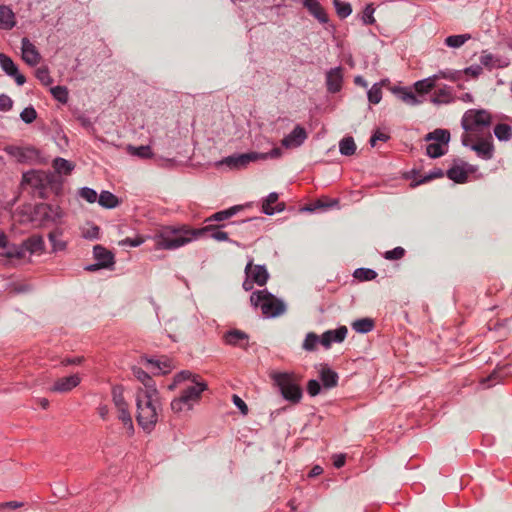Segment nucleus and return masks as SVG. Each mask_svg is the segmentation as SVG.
<instances>
[{"label": "nucleus", "mask_w": 512, "mask_h": 512, "mask_svg": "<svg viewBox=\"0 0 512 512\" xmlns=\"http://www.w3.org/2000/svg\"><path fill=\"white\" fill-rule=\"evenodd\" d=\"M226 226L227 224L225 223L208 224L198 229H190L184 226L179 229L164 231L156 239V246L164 250H175L195 239L202 237L206 233H210V237L216 241H227L240 247L241 244L239 242L231 240L228 236V233L221 230Z\"/></svg>", "instance_id": "nucleus-1"}, {"label": "nucleus", "mask_w": 512, "mask_h": 512, "mask_svg": "<svg viewBox=\"0 0 512 512\" xmlns=\"http://www.w3.org/2000/svg\"><path fill=\"white\" fill-rule=\"evenodd\" d=\"M61 185L54 174L41 170H30L22 175L21 186L23 190L35 198L47 199L50 193L57 194Z\"/></svg>", "instance_id": "nucleus-2"}, {"label": "nucleus", "mask_w": 512, "mask_h": 512, "mask_svg": "<svg viewBox=\"0 0 512 512\" xmlns=\"http://www.w3.org/2000/svg\"><path fill=\"white\" fill-rule=\"evenodd\" d=\"M282 156V150L279 147H274L269 152H248L242 154H233L223 158L221 161L217 162V165H225L229 169H243L247 167V165L251 162H255L258 160H267V159H276Z\"/></svg>", "instance_id": "nucleus-3"}, {"label": "nucleus", "mask_w": 512, "mask_h": 512, "mask_svg": "<svg viewBox=\"0 0 512 512\" xmlns=\"http://www.w3.org/2000/svg\"><path fill=\"white\" fill-rule=\"evenodd\" d=\"M270 378L285 400L291 403H298L301 400L303 392L293 373L273 371Z\"/></svg>", "instance_id": "nucleus-4"}, {"label": "nucleus", "mask_w": 512, "mask_h": 512, "mask_svg": "<svg viewBox=\"0 0 512 512\" xmlns=\"http://www.w3.org/2000/svg\"><path fill=\"white\" fill-rule=\"evenodd\" d=\"M250 302L254 307L260 306L262 313L267 318L278 317L286 310L285 303L267 289L254 291L250 296Z\"/></svg>", "instance_id": "nucleus-5"}, {"label": "nucleus", "mask_w": 512, "mask_h": 512, "mask_svg": "<svg viewBox=\"0 0 512 512\" xmlns=\"http://www.w3.org/2000/svg\"><path fill=\"white\" fill-rule=\"evenodd\" d=\"M138 425L146 432H151L158 421L159 399L136 398Z\"/></svg>", "instance_id": "nucleus-6"}, {"label": "nucleus", "mask_w": 512, "mask_h": 512, "mask_svg": "<svg viewBox=\"0 0 512 512\" xmlns=\"http://www.w3.org/2000/svg\"><path fill=\"white\" fill-rule=\"evenodd\" d=\"M491 124V115L485 109H469L462 119L461 127L464 131H474L480 127H488Z\"/></svg>", "instance_id": "nucleus-7"}, {"label": "nucleus", "mask_w": 512, "mask_h": 512, "mask_svg": "<svg viewBox=\"0 0 512 512\" xmlns=\"http://www.w3.org/2000/svg\"><path fill=\"white\" fill-rule=\"evenodd\" d=\"M0 67L7 76L15 80L18 86H22L26 83V78L19 72L17 64L5 53H0Z\"/></svg>", "instance_id": "nucleus-8"}, {"label": "nucleus", "mask_w": 512, "mask_h": 512, "mask_svg": "<svg viewBox=\"0 0 512 512\" xmlns=\"http://www.w3.org/2000/svg\"><path fill=\"white\" fill-rule=\"evenodd\" d=\"M245 275L251 278L258 286H264L268 279L269 273L265 265H254L253 259H250L245 267Z\"/></svg>", "instance_id": "nucleus-9"}, {"label": "nucleus", "mask_w": 512, "mask_h": 512, "mask_svg": "<svg viewBox=\"0 0 512 512\" xmlns=\"http://www.w3.org/2000/svg\"><path fill=\"white\" fill-rule=\"evenodd\" d=\"M21 53L23 61L31 67L39 64L42 58L36 46L26 37L21 40Z\"/></svg>", "instance_id": "nucleus-10"}, {"label": "nucleus", "mask_w": 512, "mask_h": 512, "mask_svg": "<svg viewBox=\"0 0 512 512\" xmlns=\"http://www.w3.org/2000/svg\"><path fill=\"white\" fill-rule=\"evenodd\" d=\"M142 361H144L152 373L154 374H167L173 369V364L171 359L167 356H161L160 358L154 357H143Z\"/></svg>", "instance_id": "nucleus-11"}, {"label": "nucleus", "mask_w": 512, "mask_h": 512, "mask_svg": "<svg viewBox=\"0 0 512 512\" xmlns=\"http://www.w3.org/2000/svg\"><path fill=\"white\" fill-rule=\"evenodd\" d=\"M307 137L305 128L298 124L282 139L281 143L287 149L298 148L305 142Z\"/></svg>", "instance_id": "nucleus-12"}, {"label": "nucleus", "mask_w": 512, "mask_h": 512, "mask_svg": "<svg viewBox=\"0 0 512 512\" xmlns=\"http://www.w3.org/2000/svg\"><path fill=\"white\" fill-rule=\"evenodd\" d=\"M36 215L44 221L56 222L63 216V211L58 205L41 203L35 206Z\"/></svg>", "instance_id": "nucleus-13"}, {"label": "nucleus", "mask_w": 512, "mask_h": 512, "mask_svg": "<svg viewBox=\"0 0 512 512\" xmlns=\"http://www.w3.org/2000/svg\"><path fill=\"white\" fill-rule=\"evenodd\" d=\"M223 340L227 345L247 349L249 335L239 329H230L224 333Z\"/></svg>", "instance_id": "nucleus-14"}, {"label": "nucleus", "mask_w": 512, "mask_h": 512, "mask_svg": "<svg viewBox=\"0 0 512 512\" xmlns=\"http://www.w3.org/2000/svg\"><path fill=\"white\" fill-rule=\"evenodd\" d=\"M347 328L340 326L334 330H327L321 335L320 343L326 348H330L333 343H341L347 335Z\"/></svg>", "instance_id": "nucleus-15"}, {"label": "nucleus", "mask_w": 512, "mask_h": 512, "mask_svg": "<svg viewBox=\"0 0 512 512\" xmlns=\"http://www.w3.org/2000/svg\"><path fill=\"white\" fill-rule=\"evenodd\" d=\"M81 382L78 374L69 375L57 379L50 388L52 392L66 393L77 387Z\"/></svg>", "instance_id": "nucleus-16"}, {"label": "nucleus", "mask_w": 512, "mask_h": 512, "mask_svg": "<svg viewBox=\"0 0 512 512\" xmlns=\"http://www.w3.org/2000/svg\"><path fill=\"white\" fill-rule=\"evenodd\" d=\"M207 389V384L203 381H196L192 385L187 386L181 392V396L193 407L202 394Z\"/></svg>", "instance_id": "nucleus-17"}, {"label": "nucleus", "mask_w": 512, "mask_h": 512, "mask_svg": "<svg viewBox=\"0 0 512 512\" xmlns=\"http://www.w3.org/2000/svg\"><path fill=\"white\" fill-rule=\"evenodd\" d=\"M343 74L341 67L331 68L326 72V87L328 92L335 94L342 89Z\"/></svg>", "instance_id": "nucleus-18"}, {"label": "nucleus", "mask_w": 512, "mask_h": 512, "mask_svg": "<svg viewBox=\"0 0 512 512\" xmlns=\"http://www.w3.org/2000/svg\"><path fill=\"white\" fill-rule=\"evenodd\" d=\"M279 198L278 193L271 192L268 196L263 200L262 203V212L266 215L272 216L276 213H280L285 210L284 202H277Z\"/></svg>", "instance_id": "nucleus-19"}, {"label": "nucleus", "mask_w": 512, "mask_h": 512, "mask_svg": "<svg viewBox=\"0 0 512 512\" xmlns=\"http://www.w3.org/2000/svg\"><path fill=\"white\" fill-rule=\"evenodd\" d=\"M470 148L483 160H491L494 156V145L491 137L481 139L477 143L472 144Z\"/></svg>", "instance_id": "nucleus-20"}, {"label": "nucleus", "mask_w": 512, "mask_h": 512, "mask_svg": "<svg viewBox=\"0 0 512 512\" xmlns=\"http://www.w3.org/2000/svg\"><path fill=\"white\" fill-rule=\"evenodd\" d=\"M93 256L97 262H100V265L105 269H113L115 264L114 254L103 247L102 245H95L93 248Z\"/></svg>", "instance_id": "nucleus-21"}, {"label": "nucleus", "mask_w": 512, "mask_h": 512, "mask_svg": "<svg viewBox=\"0 0 512 512\" xmlns=\"http://www.w3.org/2000/svg\"><path fill=\"white\" fill-rule=\"evenodd\" d=\"M303 6L318 22L321 24L328 23V15L318 0H303Z\"/></svg>", "instance_id": "nucleus-22"}, {"label": "nucleus", "mask_w": 512, "mask_h": 512, "mask_svg": "<svg viewBox=\"0 0 512 512\" xmlns=\"http://www.w3.org/2000/svg\"><path fill=\"white\" fill-rule=\"evenodd\" d=\"M431 103L435 105L450 104L455 101L453 89L450 86H443L436 90L430 98Z\"/></svg>", "instance_id": "nucleus-23"}, {"label": "nucleus", "mask_w": 512, "mask_h": 512, "mask_svg": "<svg viewBox=\"0 0 512 512\" xmlns=\"http://www.w3.org/2000/svg\"><path fill=\"white\" fill-rule=\"evenodd\" d=\"M242 209H243L242 205H234L232 207H229L228 209H224V210L215 212L214 214H212L211 216L206 218L204 222L205 223L218 222V224H222V222L235 216Z\"/></svg>", "instance_id": "nucleus-24"}, {"label": "nucleus", "mask_w": 512, "mask_h": 512, "mask_svg": "<svg viewBox=\"0 0 512 512\" xmlns=\"http://www.w3.org/2000/svg\"><path fill=\"white\" fill-rule=\"evenodd\" d=\"M319 377L323 384V387L326 389L334 388L338 384L339 376L337 372L332 370L327 364L321 367Z\"/></svg>", "instance_id": "nucleus-25"}, {"label": "nucleus", "mask_w": 512, "mask_h": 512, "mask_svg": "<svg viewBox=\"0 0 512 512\" xmlns=\"http://www.w3.org/2000/svg\"><path fill=\"white\" fill-rule=\"evenodd\" d=\"M148 381L143 382L144 388H139L136 393V398L142 399H159V392L156 388L155 381L151 376L147 379Z\"/></svg>", "instance_id": "nucleus-26"}, {"label": "nucleus", "mask_w": 512, "mask_h": 512, "mask_svg": "<svg viewBox=\"0 0 512 512\" xmlns=\"http://www.w3.org/2000/svg\"><path fill=\"white\" fill-rule=\"evenodd\" d=\"M393 93L404 103L410 106H417L422 103V100L409 88L395 87Z\"/></svg>", "instance_id": "nucleus-27"}, {"label": "nucleus", "mask_w": 512, "mask_h": 512, "mask_svg": "<svg viewBox=\"0 0 512 512\" xmlns=\"http://www.w3.org/2000/svg\"><path fill=\"white\" fill-rule=\"evenodd\" d=\"M23 248L25 255L40 253L44 250V240L39 235H32L23 242Z\"/></svg>", "instance_id": "nucleus-28"}, {"label": "nucleus", "mask_w": 512, "mask_h": 512, "mask_svg": "<svg viewBox=\"0 0 512 512\" xmlns=\"http://www.w3.org/2000/svg\"><path fill=\"white\" fill-rule=\"evenodd\" d=\"M15 24V14L12 9L6 5H0V29L11 30Z\"/></svg>", "instance_id": "nucleus-29"}, {"label": "nucleus", "mask_w": 512, "mask_h": 512, "mask_svg": "<svg viewBox=\"0 0 512 512\" xmlns=\"http://www.w3.org/2000/svg\"><path fill=\"white\" fill-rule=\"evenodd\" d=\"M0 248L4 249L2 255L7 258L22 259L25 257L23 243L8 245L5 236H4V246H0Z\"/></svg>", "instance_id": "nucleus-30"}, {"label": "nucleus", "mask_w": 512, "mask_h": 512, "mask_svg": "<svg viewBox=\"0 0 512 512\" xmlns=\"http://www.w3.org/2000/svg\"><path fill=\"white\" fill-rule=\"evenodd\" d=\"M424 140L427 142L435 141V143H440L448 146L450 141V132L447 129L437 128L432 132L426 134Z\"/></svg>", "instance_id": "nucleus-31"}, {"label": "nucleus", "mask_w": 512, "mask_h": 512, "mask_svg": "<svg viewBox=\"0 0 512 512\" xmlns=\"http://www.w3.org/2000/svg\"><path fill=\"white\" fill-rule=\"evenodd\" d=\"M436 81V77L433 74L425 79L416 81L414 83V89L420 95L427 94L435 87Z\"/></svg>", "instance_id": "nucleus-32"}, {"label": "nucleus", "mask_w": 512, "mask_h": 512, "mask_svg": "<svg viewBox=\"0 0 512 512\" xmlns=\"http://www.w3.org/2000/svg\"><path fill=\"white\" fill-rule=\"evenodd\" d=\"M447 177L455 183L462 184L468 180V173L461 166H452L446 172Z\"/></svg>", "instance_id": "nucleus-33"}, {"label": "nucleus", "mask_w": 512, "mask_h": 512, "mask_svg": "<svg viewBox=\"0 0 512 512\" xmlns=\"http://www.w3.org/2000/svg\"><path fill=\"white\" fill-rule=\"evenodd\" d=\"M97 200L100 206L107 209H113L119 205L118 198L113 193L107 190L101 191Z\"/></svg>", "instance_id": "nucleus-34"}, {"label": "nucleus", "mask_w": 512, "mask_h": 512, "mask_svg": "<svg viewBox=\"0 0 512 512\" xmlns=\"http://www.w3.org/2000/svg\"><path fill=\"white\" fill-rule=\"evenodd\" d=\"M471 38L472 36L469 33L450 35L445 38L444 44L449 48L457 49L463 46Z\"/></svg>", "instance_id": "nucleus-35"}, {"label": "nucleus", "mask_w": 512, "mask_h": 512, "mask_svg": "<svg viewBox=\"0 0 512 512\" xmlns=\"http://www.w3.org/2000/svg\"><path fill=\"white\" fill-rule=\"evenodd\" d=\"M53 168L59 174L68 175L73 171L74 164L71 161L66 160L62 157H56L53 160Z\"/></svg>", "instance_id": "nucleus-36"}, {"label": "nucleus", "mask_w": 512, "mask_h": 512, "mask_svg": "<svg viewBox=\"0 0 512 512\" xmlns=\"http://www.w3.org/2000/svg\"><path fill=\"white\" fill-rule=\"evenodd\" d=\"M374 328V320L371 318H360L352 323V329L358 333L366 334Z\"/></svg>", "instance_id": "nucleus-37"}, {"label": "nucleus", "mask_w": 512, "mask_h": 512, "mask_svg": "<svg viewBox=\"0 0 512 512\" xmlns=\"http://www.w3.org/2000/svg\"><path fill=\"white\" fill-rule=\"evenodd\" d=\"M339 151L344 156H352L356 152V144L351 136L344 137L339 142Z\"/></svg>", "instance_id": "nucleus-38"}, {"label": "nucleus", "mask_w": 512, "mask_h": 512, "mask_svg": "<svg viewBox=\"0 0 512 512\" xmlns=\"http://www.w3.org/2000/svg\"><path fill=\"white\" fill-rule=\"evenodd\" d=\"M494 135L499 141H509L512 138V128L505 123L496 124Z\"/></svg>", "instance_id": "nucleus-39"}, {"label": "nucleus", "mask_w": 512, "mask_h": 512, "mask_svg": "<svg viewBox=\"0 0 512 512\" xmlns=\"http://www.w3.org/2000/svg\"><path fill=\"white\" fill-rule=\"evenodd\" d=\"M444 176V171L440 168H434L433 170L429 171L426 175H424L423 177H420V178H415L412 179L413 182L411 184L412 187H416V186H419L421 184H424L430 180H433V179H436V178H441Z\"/></svg>", "instance_id": "nucleus-40"}, {"label": "nucleus", "mask_w": 512, "mask_h": 512, "mask_svg": "<svg viewBox=\"0 0 512 512\" xmlns=\"http://www.w3.org/2000/svg\"><path fill=\"white\" fill-rule=\"evenodd\" d=\"M447 153V145L440 143H430L426 146V154L432 158H439Z\"/></svg>", "instance_id": "nucleus-41"}, {"label": "nucleus", "mask_w": 512, "mask_h": 512, "mask_svg": "<svg viewBox=\"0 0 512 512\" xmlns=\"http://www.w3.org/2000/svg\"><path fill=\"white\" fill-rule=\"evenodd\" d=\"M31 151L30 149H25V148H22V147H19V146H15V145H9L7 147H5V152L16 158L19 162H24L26 159H27V153Z\"/></svg>", "instance_id": "nucleus-42"}, {"label": "nucleus", "mask_w": 512, "mask_h": 512, "mask_svg": "<svg viewBox=\"0 0 512 512\" xmlns=\"http://www.w3.org/2000/svg\"><path fill=\"white\" fill-rule=\"evenodd\" d=\"M123 387L116 385L112 388V399L117 409L127 408V403L123 396Z\"/></svg>", "instance_id": "nucleus-43"}, {"label": "nucleus", "mask_w": 512, "mask_h": 512, "mask_svg": "<svg viewBox=\"0 0 512 512\" xmlns=\"http://www.w3.org/2000/svg\"><path fill=\"white\" fill-rule=\"evenodd\" d=\"M333 5L335 7L337 15L341 19L347 18L352 13V6L348 2L341 0H333Z\"/></svg>", "instance_id": "nucleus-44"}, {"label": "nucleus", "mask_w": 512, "mask_h": 512, "mask_svg": "<svg viewBox=\"0 0 512 512\" xmlns=\"http://www.w3.org/2000/svg\"><path fill=\"white\" fill-rule=\"evenodd\" d=\"M50 93L58 102L66 104L69 98V92L66 86L57 85L50 89Z\"/></svg>", "instance_id": "nucleus-45"}, {"label": "nucleus", "mask_w": 512, "mask_h": 512, "mask_svg": "<svg viewBox=\"0 0 512 512\" xmlns=\"http://www.w3.org/2000/svg\"><path fill=\"white\" fill-rule=\"evenodd\" d=\"M321 336H318L317 334L313 332H309L306 334L305 339L302 344V348L305 351H314L316 349V346L318 343H320Z\"/></svg>", "instance_id": "nucleus-46"}, {"label": "nucleus", "mask_w": 512, "mask_h": 512, "mask_svg": "<svg viewBox=\"0 0 512 512\" xmlns=\"http://www.w3.org/2000/svg\"><path fill=\"white\" fill-rule=\"evenodd\" d=\"M60 235L61 232L59 231H52L48 234V239L52 245L53 252L63 251L66 248V242L59 239Z\"/></svg>", "instance_id": "nucleus-47"}, {"label": "nucleus", "mask_w": 512, "mask_h": 512, "mask_svg": "<svg viewBox=\"0 0 512 512\" xmlns=\"http://www.w3.org/2000/svg\"><path fill=\"white\" fill-rule=\"evenodd\" d=\"M434 76L436 77V80L443 78L451 81H458L461 79L462 71L451 69L439 70L434 74Z\"/></svg>", "instance_id": "nucleus-48"}, {"label": "nucleus", "mask_w": 512, "mask_h": 512, "mask_svg": "<svg viewBox=\"0 0 512 512\" xmlns=\"http://www.w3.org/2000/svg\"><path fill=\"white\" fill-rule=\"evenodd\" d=\"M129 151L131 155L137 156L141 159H148L153 155L151 147L148 145H141L138 147L129 146Z\"/></svg>", "instance_id": "nucleus-49"}, {"label": "nucleus", "mask_w": 512, "mask_h": 512, "mask_svg": "<svg viewBox=\"0 0 512 512\" xmlns=\"http://www.w3.org/2000/svg\"><path fill=\"white\" fill-rule=\"evenodd\" d=\"M36 78L45 86L53 83V78L50 76V71L47 66H41L35 71Z\"/></svg>", "instance_id": "nucleus-50"}, {"label": "nucleus", "mask_w": 512, "mask_h": 512, "mask_svg": "<svg viewBox=\"0 0 512 512\" xmlns=\"http://www.w3.org/2000/svg\"><path fill=\"white\" fill-rule=\"evenodd\" d=\"M353 275L361 281H370L377 277V272L370 268H357Z\"/></svg>", "instance_id": "nucleus-51"}, {"label": "nucleus", "mask_w": 512, "mask_h": 512, "mask_svg": "<svg viewBox=\"0 0 512 512\" xmlns=\"http://www.w3.org/2000/svg\"><path fill=\"white\" fill-rule=\"evenodd\" d=\"M368 101L371 104H378L382 99V90L380 83H375L367 91Z\"/></svg>", "instance_id": "nucleus-52"}, {"label": "nucleus", "mask_w": 512, "mask_h": 512, "mask_svg": "<svg viewBox=\"0 0 512 512\" xmlns=\"http://www.w3.org/2000/svg\"><path fill=\"white\" fill-rule=\"evenodd\" d=\"M171 409L174 413H180L184 410H191L190 404L180 395L171 402Z\"/></svg>", "instance_id": "nucleus-53"}, {"label": "nucleus", "mask_w": 512, "mask_h": 512, "mask_svg": "<svg viewBox=\"0 0 512 512\" xmlns=\"http://www.w3.org/2000/svg\"><path fill=\"white\" fill-rule=\"evenodd\" d=\"M20 118L24 123L31 124L37 118V111L32 105H29L21 111Z\"/></svg>", "instance_id": "nucleus-54"}, {"label": "nucleus", "mask_w": 512, "mask_h": 512, "mask_svg": "<svg viewBox=\"0 0 512 512\" xmlns=\"http://www.w3.org/2000/svg\"><path fill=\"white\" fill-rule=\"evenodd\" d=\"M79 196L83 199H85L88 203H94L98 199V194L96 190L90 188V187H82L79 190Z\"/></svg>", "instance_id": "nucleus-55"}, {"label": "nucleus", "mask_w": 512, "mask_h": 512, "mask_svg": "<svg viewBox=\"0 0 512 512\" xmlns=\"http://www.w3.org/2000/svg\"><path fill=\"white\" fill-rule=\"evenodd\" d=\"M374 12H375V9L373 7V4H367L362 12V22L365 24V25H371L375 22V18H374Z\"/></svg>", "instance_id": "nucleus-56"}, {"label": "nucleus", "mask_w": 512, "mask_h": 512, "mask_svg": "<svg viewBox=\"0 0 512 512\" xmlns=\"http://www.w3.org/2000/svg\"><path fill=\"white\" fill-rule=\"evenodd\" d=\"M480 63L482 66H485V67H488V68H495V67H500L501 65L496 63L498 61V59H495V57L490 54V53H483L481 56H480Z\"/></svg>", "instance_id": "nucleus-57"}, {"label": "nucleus", "mask_w": 512, "mask_h": 512, "mask_svg": "<svg viewBox=\"0 0 512 512\" xmlns=\"http://www.w3.org/2000/svg\"><path fill=\"white\" fill-rule=\"evenodd\" d=\"M118 412H119V415H118L119 420H121L122 423L125 426H127L129 430H131L133 432L134 431V427H133V422H132L131 415H130V413L128 411V407L127 408L118 409Z\"/></svg>", "instance_id": "nucleus-58"}, {"label": "nucleus", "mask_w": 512, "mask_h": 512, "mask_svg": "<svg viewBox=\"0 0 512 512\" xmlns=\"http://www.w3.org/2000/svg\"><path fill=\"white\" fill-rule=\"evenodd\" d=\"M405 255L404 248L398 246L392 250L386 251L384 253V258L387 260H399Z\"/></svg>", "instance_id": "nucleus-59"}, {"label": "nucleus", "mask_w": 512, "mask_h": 512, "mask_svg": "<svg viewBox=\"0 0 512 512\" xmlns=\"http://www.w3.org/2000/svg\"><path fill=\"white\" fill-rule=\"evenodd\" d=\"M174 377H175L176 383H181V382L186 381V380H190V381H192V383L198 381L197 380L198 376L192 374L188 370L180 371Z\"/></svg>", "instance_id": "nucleus-60"}, {"label": "nucleus", "mask_w": 512, "mask_h": 512, "mask_svg": "<svg viewBox=\"0 0 512 512\" xmlns=\"http://www.w3.org/2000/svg\"><path fill=\"white\" fill-rule=\"evenodd\" d=\"M389 139H390V136L387 133H384V132L380 131L379 129H377L372 134V136L369 140V143L372 147H374L376 145L377 141L386 142Z\"/></svg>", "instance_id": "nucleus-61"}, {"label": "nucleus", "mask_w": 512, "mask_h": 512, "mask_svg": "<svg viewBox=\"0 0 512 512\" xmlns=\"http://www.w3.org/2000/svg\"><path fill=\"white\" fill-rule=\"evenodd\" d=\"M321 391L320 382L316 379H311L307 383V392L310 396L314 397Z\"/></svg>", "instance_id": "nucleus-62"}, {"label": "nucleus", "mask_w": 512, "mask_h": 512, "mask_svg": "<svg viewBox=\"0 0 512 512\" xmlns=\"http://www.w3.org/2000/svg\"><path fill=\"white\" fill-rule=\"evenodd\" d=\"M483 71L482 65L480 64H474L469 67H466L464 70H462V74L470 75L474 78L478 77Z\"/></svg>", "instance_id": "nucleus-63"}, {"label": "nucleus", "mask_w": 512, "mask_h": 512, "mask_svg": "<svg viewBox=\"0 0 512 512\" xmlns=\"http://www.w3.org/2000/svg\"><path fill=\"white\" fill-rule=\"evenodd\" d=\"M13 107V100L6 94H0V111H9Z\"/></svg>", "instance_id": "nucleus-64"}]
</instances>
